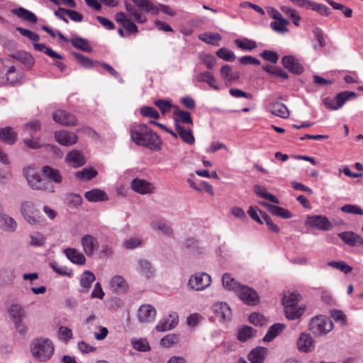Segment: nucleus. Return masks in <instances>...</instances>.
I'll return each instance as SVG.
<instances>
[{"label": "nucleus", "instance_id": "2", "mask_svg": "<svg viewBox=\"0 0 363 363\" xmlns=\"http://www.w3.org/2000/svg\"><path fill=\"white\" fill-rule=\"evenodd\" d=\"M30 349L33 357L40 362L50 359L54 352V345L48 338L37 337L32 340Z\"/></svg>", "mask_w": 363, "mask_h": 363}, {"label": "nucleus", "instance_id": "31", "mask_svg": "<svg viewBox=\"0 0 363 363\" xmlns=\"http://www.w3.org/2000/svg\"><path fill=\"white\" fill-rule=\"evenodd\" d=\"M284 306L285 310V314L288 319L289 320H295L297 318H299L303 311L304 308L302 307L298 306V305H289V303L286 302V306Z\"/></svg>", "mask_w": 363, "mask_h": 363}, {"label": "nucleus", "instance_id": "12", "mask_svg": "<svg viewBox=\"0 0 363 363\" xmlns=\"http://www.w3.org/2000/svg\"><path fill=\"white\" fill-rule=\"evenodd\" d=\"M81 243L85 254L91 257L99 247V242L96 238L91 235H85L82 238Z\"/></svg>", "mask_w": 363, "mask_h": 363}, {"label": "nucleus", "instance_id": "9", "mask_svg": "<svg viewBox=\"0 0 363 363\" xmlns=\"http://www.w3.org/2000/svg\"><path fill=\"white\" fill-rule=\"evenodd\" d=\"M283 67L295 74H301L303 72V67L298 59L292 55L283 57L281 60Z\"/></svg>", "mask_w": 363, "mask_h": 363}, {"label": "nucleus", "instance_id": "10", "mask_svg": "<svg viewBox=\"0 0 363 363\" xmlns=\"http://www.w3.org/2000/svg\"><path fill=\"white\" fill-rule=\"evenodd\" d=\"M54 137L58 143L64 146L72 145L78 141V136L75 133L65 130L55 132Z\"/></svg>", "mask_w": 363, "mask_h": 363}, {"label": "nucleus", "instance_id": "36", "mask_svg": "<svg viewBox=\"0 0 363 363\" xmlns=\"http://www.w3.org/2000/svg\"><path fill=\"white\" fill-rule=\"evenodd\" d=\"M285 326L281 323H275L272 325L268 330L267 334L263 338L264 342L272 341L279 333L284 329Z\"/></svg>", "mask_w": 363, "mask_h": 363}, {"label": "nucleus", "instance_id": "5", "mask_svg": "<svg viewBox=\"0 0 363 363\" xmlns=\"http://www.w3.org/2000/svg\"><path fill=\"white\" fill-rule=\"evenodd\" d=\"M28 185L34 190L55 192V188L50 182L43 179L38 173L26 174Z\"/></svg>", "mask_w": 363, "mask_h": 363}, {"label": "nucleus", "instance_id": "1", "mask_svg": "<svg viewBox=\"0 0 363 363\" xmlns=\"http://www.w3.org/2000/svg\"><path fill=\"white\" fill-rule=\"evenodd\" d=\"M131 138L137 145L147 147L151 150L157 151L162 147L160 138L145 125L132 129Z\"/></svg>", "mask_w": 363, "mask_h": 363}, {"label": "nucleus", "instance_id": "50", "mask_svg": "<svg viewBox=\"0 0 363 363\" xmlns=\"http://www.w3.org/2000/svg\"><path fill=\"white\" fill-rule=\"evenodd\" d=\"M174 122L175 127H177V125L186 126L192 124V118L191 115H174Z\"/></svg>", "mask_w": 363, "mask_h": 363}, {"label": "nucleus", "instance_id": "51", "mask_svg": "<svg viewBox=\"0 0 363 363\" xmlns=\"http://www.w3.org/2000/svg\"><path fill=\"white\" fill-rule=\"evenodd\" d=\"M235 43L239 48L245 50H252L257 48L256 42L249 39H245V41L237 39Z\"/></svg>", "mask_w": 363, "mask_h": 363}, {"label": "nucleus", "instance_id": "60", "mask_svg": "<svg viewBox=\"0 0 363 363\" xmlns=\"http://www.w3.org/2000/svg\"><path fill=\"white\" fill-rule=\"evenodd\" d=\"M179 339L177 335L174 334H169L162 338L161 345L166 347H169L172 346L174 344L177 343Z\"/></svg>", "mask_w": 363, "mask_h": 363}, {"label": "nucleus", "instance_id": "55", "mask_svg": "<svg viewBox=\"0 0 363 363\" xmlns=\"http://www.w3.org/2000/svg\"><path fill=\"white\" fill-rule=\"evenodd\" d=\"M260 57L264 60L272 63H277L279 60V55L276 52L265 50L259 54Z\"/></svg>", "mask_w": 363, "mask_h": 363}, {"label": "nucleus", "instance_id": "53", "mask_svg": "<svg viewBox=\"0 0 363 363\" xmlns=\"http://www.w3.org/2000/svg\"><path fill=\"white\" fill-rule=\"evenodd\" d=\"M272 215L282 218H291L292 214L287 210L278 206H274L270 212Z\"/></svg>", "mask_w": 363, "mask_h": 363}, {"label": "nucleus", "instance_id": "44", "mask_svg": "<svg viewBox=\"0 0 363 363\" xmlns=\"http://www.w3.org/2000/svg\"><path fill=\"white\" fill-rule=\"evenodd\" d=\"M255 332V330L253 328L247 325L244 326L238 330V338L241 342H245L253 336Z\"/></svg>", "mask_w": 363, "mask_h": 363}, {"label": "nucleus", "instance_id": "41", "mask_svg": "<svg viewBox=\"0 0 363 363\" xmlns=\"http://www.w3.org/2000/svg\"><path fill=\"white\" fill-rule=\"evenodd\" d=\"M254 191L260 197L264 198L271 201L272 203L277 204L279 203V199L273 194L268 193L266 189L263 186H261L259 185H255Z\"/></svg>", "mask_w": 363, "mask_h": 363}, {"label": "nucleus", "instance_id": "61", "mask_svg": "<svg viewBox=\"0 0 363 363\" xmlns=\"http://www.w3.org/2000/svg\"><path fill=\"white\" fill-rule=\"evenodd\" d=\"M40 128L41 125L39 121H33L23 125L24 131L28 132V134L39 130Z\"/></svg>", "mask_w": 363, "mask_h": 363}, {"label": "nucleus", "instance_id": "15", "mask_svg": "<svg viewBox=\"0 0 363 363\" xmlns=\"http://www.w3.org/2000/svg\"><path fill=\"white\" fill-rule=\"evenodd\" d=\"M238 295L242 301L247 304H254L258 299V296L255 291L243 285L238 291Z\"/></svg>", "mask_w": 363, "mask_h": 363}, {"label": "nucleus", "instance_id": "63", "mask_svg": "<svg viewBox=\"0 0 363 363\" xmlns=\"http://www.w3.org/2000/svg\"><path fill=\"white\" fill-rule=\"evenodd\" d=\"M133 347L140 352H146L150 350L149 343L145 340H138L133 341Z\"/></svg>", "mask_w": 363, "mask_h": 363}, {"label": "nucleus", "instance_id": "27", "mask_svg": "<svg viewBox=\"0 0 363 363\" xmlns=\"http://www.w3.org/2000/svg\"><path fill=\"white\" fill-rule=\"evenodd\" d=\"M67 258L74 264H84L86 262V257L78 250L74 248H67L64 251Z\"/></svg>", "mask_w": 363, "mask_h": 363}, {"label": "nucleus", "instance_id": "16", "mask_svg": "<svg viewBox=\"0 0 363 363\" xmlns=\"http://www.w3.org/2000/svg\"><path fill=\"white\" fill-rule=\"evenodd\" d=\"M60 12H62L64 14H67L69 16V18L73 21L81 22L83 20V15L81 13L74 10H70L62 7H59L58 10L55 11L54 13L55 16L60 18L67 23L69 22L67 18H65L64 16L60 15Z\"/></svg>", "mask_w": 363, "mask_h": 363}, {"label": "nucleus", "instance_id": "48", "mask_svg": "<svg viewBox=\"0 0 363 363\" xmlns=\"http://www.w3.org/2000/svg\"><path fill=\"white\" fill-rule=\"evenodd\" d=\"M197 80L199 82H206L209 84L211 87H213L215 89H218V87L215 84L216 79L212 75L211 73L208 72H205L200 73L197 75Z\"/></svg>", "mask_w": 363, "mask_h": 363}, {"label": "nucleus", "instance_id": "4", "mask_svg": "<svg viewBox=\"0 0 363 363\" xmlns=\"http://www.w3.org/2000/svg\"><path fill=\"white\" fill-rule=\"evenodd\" d=\"M37 211L38 210L32 201H26L21 203V213L27 222L31 225H40L44 221L41 216L35 215Z\"/></svg>", "mask_w": 363, "mask_h": 363}, {"label": "nucleus", "instance_id": "24", "mask_svg": "<svg viewBox=\"0 0 363 363\" xmlns=\"http://www.w3.org/2000/svg\"><path fill=\"white\" fill-rule=\"evenodd\" d=\"M23 73L21 69H17L15 66H11L7 69L6 84H14L21 83Z\"/></svg>", "mask_w": 363, "mask_h": 363}, {"label": "nucleus", "instance_id": "8", "mask_svg": "<svg viewBox=\"0 0 363 363\" xmlns=\"http://www.w3.org/2000/svg\"><path fill=\"white\" fill-rule=\"evenodd\" d=\"M212 310L220 322H225L231 320L232 311L226 303H216L212 306Z\"/></svg>", "mask_w": 363, "mask_h": 363}, {"label": "nucleus", "instance_id": "40", "mask_svg": "<svg viewBox=\"0 0 363 363\" xmlns=\"http://www.w3.org/2000/svg\"><path fill=\"white\" fill-rule=\"evenodd\" d=\"M16 226V221L11 217L0 214V227L7 231L13 232Z\"/></svg>", "mask_w": 363, "mask_h": 363}, {"label": "nucleus", "instance_id": "56", "mask_svg": "<svg viewBox=\"0 0 363 363\" xmlns=\"http://www.w3.org/2000/svg\"><path fill=\"white\" fill-rule=\"evenodd\" d=\"M270 112L271 113H289L287 107L280 101L274 102L271 105Z\"/></svg>", "mask_w": 363, "mask_h": 363}, {"label": "nucleus", "instance_id": "14", "mask_svg": "<svg viewBox=\"0 0 363 363\" xmlns=\"http://www.w3.org/2000/svg\"><path fill=\"white\" fill-rule=\"evenodd\" d=\"M131 187L133 191L141 194L152 193L154 187L152 184L145 179L136 178L131 182Z\"/></svg>", "mask_w": 363, "mask_h": 363}, {"label": "nucleus", "instance_id": "45", "mask_svg": "<svg viewBox=\"0 0 363 363\" xmlns=\"http://www.w3.org/2000/svg\"><path fill=\"white\" fill-rule=\"evenodd\" d=\"M199 38L206 43L218 46V43H216L215 41H219L222 38L219 33H206L200 35Z\"/></svg>", "mask_w": 363, "mask_h": 363}, {"label": "nucleus", "instance_id": "19", "mask_svg": "<svg viewBox=\"0 0 363 363\" xmlns=\"http://www.w3.org/2000/svg\"><path fill=\"white\" fill-rule=\"evenodd\" d=\"M342 241L351 247L363 246V238L352 231L342 233Z\"/></svg>", "mask_w": 363, "mask_h": 363}, {"label": "nucleus", "instance_id": "13", "mask_svg": "<svg viewBox=\"0 0 363 363\" xmlns=\"http://www.w3.org/2000/svg\"><path fill=\"white\" fill-rule=\"evenodd\" d=\"M155 315V309L151 305L145 304L140 307L138 318L141 323H148L154 320Z\"/></svg>", "mask_w": 363, "mask_h": 363}, {"label": "nucleus", "instance_id": "26", "mask_svg": "<svg viewBox=\"0 0 363 363\" xmlns=\"http://www.w3.org/2000/svg\"><path fill=\"white\" fill-rule=\"evenodd\" d=\"M9 317L13 321L23 320L26 314L23 307L18 303H12L9 308Z\"/></svg>", "mask_w": 363, "mask_h": 363}, {"label": "nucleus", "instance_id": "25", "mask_svg": "<svg viewBox=\"0 0 363 363\" xmlns=\"http://www.w3.org/2000/svg\"><path fill=\"white\" fill-rule=\"evenodd\" d=\"M95 279L96 277L93 272L88 270L84 271L80 278V286L82 287L80 291L82 293L87 292Z\"/></svg>", "mask_w": 363, "mask_h": 363}, {"label": "nucleus", "instance_id": "64", "mask_svg": "<svg viewBox=\"0 0 363 363\" xmlns=\"http://www.w3.org/2000/svg\"><path fill=\"white\" fill-rule=\"evenodd\" d=\"M51 268L58 274L63 276L70 277L72 275V272H67V268L66 267L60 266L57 262H52L50 263Z\"/></svg>", "mask_w": 363, "mask_h": 363}, {"label": "nucleus", "instance_id": "39", "mask_svg": "<svg viewBox=\"0 0 363 363\" xmlns=\"http://www.w3.org/2000/svg\"><path fill=\"white\" fill-rule=\"evenodd\" d=\"M11 57L21 62L29 68H31L34 64V58L32 57V55L23 50L12 54Z\"/></svg>", "mask_w": 363, "mask_h": 363}, {"label": "nucleus", "instance_id": "28", "mask_svg": "<svg viewBox=\"0 0 363 363\" xmlns=\"http://www.w3.org/2000/svg\"><path fill=\"white\" fill-rule=\"evenodd\" d=\"M176 130L181 139L189 145H193L195 142V138L192 133L191 129L189 126H179L177 125Z\"/></svg>", "mask_w": 363, "mask_h": 363}, {"label": "nucleus", "instance_id": "17", "mask_svg": "<svg viewBox=\"0 0 363 363\" xmlns=\"http://www.w3.org/2000/svg\"><path fill=\"white\" fill-rule=\"evenodd\" d=\"M17 133L11 126L0 128V141L6 145H13L17 141Z\"/></svg>", "mask_w": 363, "mask_h": 363}, {"label": "nucleus", "instance_id": "11", "mask_svg": "<svg viewBox=\"0 0 363 363\" xmlns=\"http://www.w3.org/2000/svg\"><path fill=\"white\" fill-rule=\"evenodd\" d=\"M298 350L301 352L308 353L314 348V340L310 334L301 333L297 340Z\"/></svg>", "mask_w": 363, "mask_h": 363}, {"label": "nucleus", "instance_id": "6", "mask_svg": "<svg viewBox=\"0 0 363 363\" xmlns=\"http://www.w3.org/2000/svg\"><path fill=\"white\" fill-rule=\"evenodd\" d=\"M211 277L206 273H196L189 280V286L196 291L203 290L210 286Z\"/></svg>", "mask_w": 363, "mask_h": 363}, {"label": "nucleus", "instance_id": "22", "mask_svg": "<svg viewBox=\"0 0 363 363\" xmlns=\"http://www.w3.org/2000/svg\"><path fill=\"white\" fill-rule=\"evenodd\" d=\"M84 197L89 201L91 202H99L108 200V197L106 193L99 189H93L89 191H86L84 194Z\"/></svg>", "mask_w": 363, "mask_h": 363}, {"label": "nucleus", "instance_id": "33", "mask_svg": "<svg viewBox=\"0 0 363 363\" xmlns=\"http://www.w3.org/2000/svg\"><path fill=\"white\" fill-rule=\"evenodd\" d=\"M136 6L140 9L145 11L147 13H150L152 15H157L158 9L157 6L155 5L150 0H132Z\"/></svg>", "mask_w": 363, "mask_h": 363}, {"label": "nucleus", "instance_id": "49", "mask_svg": "<svg viewBox=\"0 0 363 363\" xmlns=\"http://www.w3.org/2000/svg\"><path fill=\"white\" fill-rule=\"evenodd\" d=\"M325 106L330 110H336L340 106V92L335 98H325L323 101Z\"/></svg>", "mask_w": 363, "mask_h": 363}, {"label": "nucleus", "instance_id": "35", "mask_svg": "<svg viewBox=\"0 0 363 363\" xmlns=\"http://www.w3.org/2000/svg\"><path fill=\"white\" fill-rule=\"evenodd\" d=\"M53 120L63 126H74L77 124L74 115H53Z\"/></svg>", "mask_w": 363, "mask_h": 363}, {"label": "nucleus", "instance_id": "42", "mask_svg": "<svg viewBox=\"0 0 363 363\" xmlns=\"http://www.w3.org/2000/svg\"><path fill=\"white\" fill-rule=\"evenodd\" d=\"M72 55L75 57L79 63L85 68H91L96 64L99 63V61H94L91 58L82 55V54L76 52H72Z\"/></svg>", "mask_w": 363, "mask_h": 363}, {"label": "nucleus", "instance_id": "30", "mask_svg": "<svg viewBox=\"0 0 363 363\" xmlns=\"http://www.w3.org/2000/svg\"><path fill=\"white\" fill-rule=\"evenodd\" d=\"M11 12L18 18L32 23H35L38 21L37 16L33 13L23 7L14 9Z\"/></svg>", "mask_w": 363, "mask_h": 363}, {"label": "nucleus", "instance_id": "47", "mask_svg": "<svg viewBox=\"0 0 363 363\" xmlns=\"http://www.w3.org/2000/svg\"><path fill=\"white\" fill-rule=\"evenodd\" d=\"M288 24L289 21L286 19L282 18L281 19L272 21L270 23V26L274 30L280 33H284L288 30L286 28Z\"/></svg>", "mask_w": 363, "mask_h": 363}, {"label": "nucleus", "instance_id": "59", "mask_svg": "<svg viewBox=\"0 0 363 363\" xmlns=\"http://www.w3.org/2000/svg\"><path fill=\"white\" fill-rule=\"evenodd\" d=\"M300 298V295L297 293L293 292L291 293L289 296L285 295L282 298V304L284 306H286V302L289 305H298V298Z\"/></svg>", "mask_w": 363, "mask_h": 363}, {"label": "nucleus", "instance_id": "7", "mask_svg": "<svg viewBox=\"0 0 363 363\" xmlns=\"http://www.w3.org/2000/svg\"><path fill=\"white\" fill-rule=\"evenodd\" d=\"M305 225L321 230H328L330 228V223L323 216H308Z\"/></svg>", "mask_w": 363, "mask_h": 363}, {"label": "nucleus", "instance_id": "18", "mask_svg": "<svg viewBox=\"0 0 363 363\" xmlns=\"http://www.w3.org/2000/svg\"><path fill=\"white\" fill-rule=\"evenodd\" d=\"M111 290L118 294L125 293L128 286L124 278L120 275L114 276L110 281Z\"/></svg>", "mask_w": 363, "mask_h": 363}, {"label": "nucleus", "instance_id": "32", "mask_svg": "<svg viewBox=\"0 0 363 363\" xmlns=\"http://www.w3.org/2000/svg\"><path fill=\"white\" fill-rule=\"evenodd\" d=\"M42 172L49 180L55 183L60 184L62 181V177L60 171L50 166H44Z\"/></svg>", "mask_w": 363, "mask_h": 363}, {"label": "nucleus", "instance_id": "37", "mask_svg": "<svg viewBox=\"0 0 363 363\" xmlns=\"http://www.w3.org/2000/svg\"><path fill=\"white\" fill-rule=\"evenodd\" d=\"M72 45L77 49L84 52H91L92 48L88 40L81 37L75 36L70 40Z\"/></svg>", "mask_w": 363, "mask_h": 363}, {"label": "nucleus", "instance_id": "38", "mask_svg": "<svg viewBox=\"0 0 363 363\" xmlns=\"http://www.w3.org/2000/svg\"><path fill=\"white\" fill-rule=\"evenodd\" d=\"M184 246L188 252L198 255L201 252L199 241L194 238H187L184 240Z\"/></svg>", "mask_w": 363, "mask_h": 363}, {"label": "nucleus", "instance_id": "20", "mask_svg": "<svg viewBox=\"0 0 363 363\" xmlns=\"http://www.w3.org/2000/svg\"><path fill=\"white\" fill-rule=\"evenodd\" d=\"M155 104L158 107L162 113L170 112L172 113H189L187 111L180 110L177 106L172 104L169 101L158 100L155 102Z\"/></svg>", "mask_w": 363, "mask_h": 363}, {"label": "nucleus", "instance_id": "3", "mask_svg": "<svg viewBox=\"0 0 363 363\" xmlns=\"http://www.w3.org/2000/svg\"><path fill=\"white\" fill-rule=\"evenodd\" d=\"M333 328V323L331 320L323 315L313 318L309 324V330L317 336L327 334Z\"/></svg>", "mask_w": 363, "mask_h": 363}, {"label": "nucleus", "instance_id": "29", "mask_svg": "<svg viewBox=\"0 0 363 363\" xmlns=\"http://www.w3.org/2000/svg\"><path fill=\"white\" fill-rule=\"evenodd\" d=\"M178 323L177 316L173 317L172 315L168 318L160 320L156 325L155 329L159 332H164L174 328Z\"/></svg>", "mask_w": 363, "mask_h": 363}, {"label": "nucleus", "instance_id": "43", "mask_svg": "<svg viewBox=\"0 0 363 363\" xmlns=\"http://www.w3.org/2000/svg\"><path fill=\"white\" fill-rule=\"evenodd\" d=\"M97 174L98 172L94 168L86 167L82 171L77 172L75 176L80 179L89 181L96 177Z\"/></svg>", "mask_w": 363, "mask_h": 363}, {"label": "nucleus", "instance_id": "52", "mask_svg": "<svg viewBox=\"0 0 363 363\" xmlns=\"http://www.w3.org/2000/svg\"><path fill=\"white\" fill-rule=\"evenodd\" d=\"M216 55L228 62H233L235 59V55L233 52L228 50L225 48H222L216 52Z\"/></svg>", "mask_w": 363, "mask_h": 363}, {"label": "nucleus", "instance_id": "21", "mask_svg": "<svg viewBox=\"0 0 363 363\" xmlns=\"http://www.w3.org/2000/svg\"><path fill=\"white\" fill-rule=\"evenodd\" d=\"M66 161L75 168L82 167L86 163L83 154L77 150H72L67 154Z\"/></svg>", "mask_w": 363, "mask_h": 363}, {"label": "nucleus", "instance_id": "46", "mask_svg": "<svg viewBox=\"0 0 363 363\" xmlns=\"http://www.w3.org/2000/svg\"><path fill=\"white\" fill-rule=\"evenodd\" d=\"M139 265L141 272L147 277H152L154 275L155 269L151 262L147 259H140Z\"/></svg>", "mask_w": 363, "mask_h": 363}, {"label": "nucleus", "instance_id": "62", "mask_svg": "<svg viewBox=\"0 0 363 363\" xmlns=\"http://www.w3.org/2000/svg\"><path fill=\"white\" fill-rule=\"evenodd\" d=\"M142 244V240L139 238H130L123 242V247L128 250H133Z\"/></svg>", "mask_w": 363, "mask_h": 363}, {"label": "nucleus", "instance_id": "58", "mask_svg": "<svg viewBox=\"0 0 363 363\" xmlns=\"http://www.w3.org/2000/svg\"><path fill=\"white\" fill-rule=\"evenodd\" d=\"M16 30H18L22 35L27 37L32 41L38 42L40 40V36L30 30L18 27L16 28Z\"/></svg>", "mask_w": 363, "mask_h": 363}, {"label": "nucleus", "instance_id": "23", "mask_svg": "<svg viewBox=\"0 0 363 363\" xmlns=\"http://www.w3.org/2000/svg\"><path fill=\"white\" fill-rule=\"evenodd\" d=\"M267 352V349L264 347H257L248 354V359L251 363H262Z\"/></svg>", "mask_w": 363, "mask_h": 363}, {"label": "nucleus", "instance_id": "57", "mask_svg": "<svg viewBox=\"0 0 363 363\" xmlns=\"http://www.w3.org/2000/svg\"><path fill=\"white\" fill-rule=\"evenodd\" d=\"M249 320L255 325L262 326L266 323V319L262 314L253 313L249 317Z\"/></svg>", "mask_w": 363, "mask_h": 363}, {"label": "nucleus", "instance_id": "34", "mask_svg": "<svg viewBox=\"0 0 363 363\" xmlns=\"http://www.w3.org/2000/svg\"><path fill=\"white\" fill-rule=\"evenodd\" d=\"M222 282L224 288L230 291H236L237 293L242 286L231 277V275L228 273H225L223 275Z\"/></svg>", "mask_w": 363, "mask_h": 363}, {"label": "nucleus", "instance_id": "54", "mask_svg": "<svg viewBox=\"0 0 363 363\" xmlns=\"http://www.w3.org/2000/svg\"><path fill=\"white\" fill-rule=\"evenodd\" d=\"M260 215L262 220L272 232L275 233H279V228L272 222L271 217L266 212L260 211Z\"/></svg>", "mask_w": 363, "mask_h": 363}]
</instances>
